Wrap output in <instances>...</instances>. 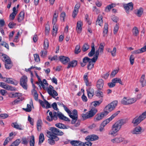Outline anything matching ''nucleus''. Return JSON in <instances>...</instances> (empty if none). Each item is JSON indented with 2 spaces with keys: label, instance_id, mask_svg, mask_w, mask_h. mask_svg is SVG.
I'll return each instance as SVG.
<instances>
[{
  "label": "nucleus",
  "instance_id": "5",
  "mask_svg": "<svg viewBox=\"0 0 146 146\" xmlns=\"http://www.w3.org/2000/svg\"><path fill=\"white\" fill-rule=\"evenodd\" d=\"M27 77L26 76H22L20 79V83L22 87L25 90H27Z\"/></svg>",
  "mask_w": 146,
  "mask_h": 146
},
{
  "label": "nucleus",
  "instance_id": "45",
  "mask_svg": "<svg viewBox=\"0 0 146 146\" xmlns=\"http://www.w3.org/2000/svg\"><path fill=\"white\" fill-rule=\"evenodd\" d=\"M93 62L92 61H90L88 62L87 66L88 69V70H91L94 67V64L93 63Z\"/></svg>",
  "mask_w": 146,
  "mask_h": 146
},
{
  "label": "nucleus",
  "instance_id": "47",
  "mask_svg": "<svg viewBox=\"0 0 146 146\" xmlns=\"http://www.w3.org/2000/svg\"><path fill=\"white\" fill-rule=\"evenodd\" d=\"M35 143V137L33 135L31 137V140L30 141V146H34Z\"/></svg>",
  "mask_w": 146,
  "mask_h": 146
},
{
  "label": "nucleus",
  "instance_id": "58",
  "mask_svg": "<svg viewBox=\"0 0 146 146\" xmlns=\"http://www.w3.org/2000/svg\"><path fill=\"white\" fill-rule=\"evenodd\" d=\"M82 146H91L92 143L90 141H88L85 142V143L82 142Z\"/></svg>",
  "mask_w": 146,
  "mask_h": 146
},
{
  "label": "nucleus",
  "instance_id": "16",
  "mask_svg": "<svg viewBox=\"0 0 146 146\" xmlns=\"http://www.w3.org/2000/svg\"><path fill=\"white\" fill-rule=\"evenodd\" d=\"M59 60L63 64L68 62L70 61V58L68 57L61 56H59Z\"/></svg>",
  "mask_w": 146,
  "mask_h": 146
},
{
  "label": "nucleus",
  "instance_id": "41",
  "mask_svg": "<svg viewBox=\"0 0 146 146\" xmlns=\"http://www.w3.org/2000/svg\"><path fill=\"white\" fill-rule=\"evenodd\" d=\"M108 25L106 23H105L103 33L104 34L103 35L104 36H105V34H107L108 32Z\"/></svg>",
  "mask_w": 146,
  "mask_h": 146
},
{
  "label": "nucleus",
  "instance_id": "29",
  "mask_svg": "<svg viewBox=\"0 0 146 146\" xmlns=\"http://www.w3.org/2000/svg\"><path fill=\"white\" fill-rule=\"evenodd\" d=\"M42 122L41 120L39 119L37 122V129L38 131H40L41 130Z\"/></svg>",
  "mask_w": 146,
  "mask_h": 146
},
{
  "label": "nucleus",
  "instance_id": "6",
  "mask_svg": "<svg viewBox=\"0 0 146 146\" xmlns=\"http://www.w3.org/2000/svg\"><path fill=\"white\" fill-rule=\"evenodd\" d=\"M120 111H119L116 112L115 113L113 114L109 118L106 119L101 124V125L104 127L109 122L116 116L120 112Z\"/></svg>",
  "mask_w": 146,
  "mask_h": 146
},
{
  "label": "nucleus",
  "instance_id": "24",
  "mask_svg": "<svg viewBox=\"0 0 146 146\" xmlns=\"http://www.w3.org/2000/svg\"><path fill=\"white\" fill-rule=\"evenodd\" d=\"M145 51H146V45L144 46L140 49H138L133 51V53L136 54H139L145 52Z\"/></svg>",
  "mask_w": 146,
  "mask_h": 146
},
{
  "label": "nucleus",
  "instance_id": "62",
  "mask_svg": "<svg viewBox=\"0 0 146 146\" xmlns=\"http://www.w3.org/2000/svg\"><path fill=\"white\" fill-rule=\"evenodd\" d=\"M12 139V138H10L9 137H7L5 139L3 143V145L4 146L6 145L9 142V141Z\"/></svg>",
  "mask_w": 146,
  "mask_h": 146
},
{
  "label": "nucleus",
  "instance_id": "51",
  "mask_svg": "<svg viewBox=\"0 0 146 146\" xmlns=\"http://www.w3.org/2000/svg\"><path fill=\"white\" fill-rule=\"evenodd\" d=\"M0 45L4 46L8 50L9 49L8 44L5 42L3 41L1 42L0 44Z\"/></svg>",
  "mask_w": 146,
  "mask_h": 146
},
{
  "label": "nucleus",
  "instance_id": "20",
  "mask_svg": "<svg viewBox=\"0 0 146 146\" xmlns=\"http://www.w3.org/2000/svg\"><path fill=\"white\" fill-rule=\"evenodd\" d=\"M127 121L128 120L127 119H122L118 121L116 123L121 128V126L126 123Z\"/></svg>",
  "mask_w": 146,
  "mask_h": 146
},
{
  "label": "nucleus",
  "instance_id": "11",
  "mask_svg": "<svg viewBox=\"0 0 146 146\" xmlns=\"http://www.w3.org/2000/svg\"><path fill=\"white\" fill-rule=\"evenodd\" d=\"M121 129V128L115 123L113 124L112 127V130L111 131V134L113 135Z\"/></svg>",
  "mask_w": 146,
  "mask_h": 146
},
{
  "label": "nucleus",
  "instance_id": "50",
  "mask_svg": "<svg viewBox=\"0 0 146 146\" xmlns=\"http://www.w3.org/2000/svg\"><path fill=\"white\" fill-rule=\"evenodd\" d=\"M81 51V50L80 48V46L79 45H77L76 46L74 52L76 54H78Z\"/></svg>",
  "mask_w": 146,
  "mask_h": 146
},
{
  "label": "nucleus",
  "instance_id": "42",
  "mask_svg": "<svg viewBox=\"0 0 146 146\" xmlns=\"http://www.w3.org/2000/svg\"><path fill=\"white\" fill-rule=\"evenodd\" d=\"M49 46L48 41V39H45L44 41V46L45 50L47 49Z\"/></svg>",
  "mask_w": 146,
  "mask_h": 146
},
{
  "label": "nucleus",
  "instance_id": "52",
  "mask_svg": "<svg viewBox=\"0 0 146 146\" xmlns=\"http://www.w3.org/2000/svg\"><path fill=\"white\" fill-rule=\"evenodd\" d=\"M33 90L34 92L33 96L34 98V99L36 101H37L38 100V94H37L36 91L35 89H33Z\"/></svg>",
  "mask_w": 146,
  "mask_h": 146
},
{
  "label": "nucleus",
  "instance_id": "31",
  "mask_svg": "<svg viewBox=\"0 0 146 146\" xmlns=\"http://www.w3.org/2000/svg\"><path fill=\"white\" fill-rule=\"evenodd\" d=\"M25 13L23 11H21L19 14L17 20L19 22H21L22 21L24 18Z\"/></svg>",
  "mask_w": 146,
  "mask_h": 146
},
{
  "label": "nucleus",
  "instance_id": "30",
  "mask_svg": "<svg viewBox=\"0 0 146 146\" xmlns=\"http://www.w3.org/2000/svg\"><path fill=\"white\" fill-rule=\"evenodd\" d=\"M112 82H113L115 84L116 83H119L120 84L123 85V84L122 82L121 79L119 78H115L112 80Z\"/></svg>",
  "mask_w": 146,
  "mask_h": 146
},
{
  "label": "nucleus",
  "instance_id": "32",
  "mask_svg": "<svg viewBox=\"0 0 146 146\" xmlns=\"http://www.w3.org/2000/svg\"><path fill=\"white\" fill-rule=\"evenodd\" d=\"M55 126L60 129H67L66 125L61 123H57L55 124Z\"/></svg>",
  "mask_w": 146,
  "mask_h": 146
},
{
  "label": "nucleus",
  "instance_id": "35",
  "mask_svg": "<svg viewBox=\"0 0 146 146\" xmlns=\"http://www.w3.org/2000/svg\"><path fill=\"white\" fill-rule=\"evenodd\" d=\"M11 125L12 127H13L14 128L19 130H22L21 125H19L17 124V122L13 123Z\"/></svg>",
  "mask_w": 146,
  "mask_h": 146
},
{
  "label": "nucleus",
  "instance_id": "1",
  "mask_svg": "<svg viewBox=\"0 0 146 146\" xmlns=\"http://www.w3.org/2000/svg\"><path fill=\"white\" fill-rule=\"evenodd\" d=\"M97 112L98 110L97 108L94 107L92 108L89 111L86 113V114H82L81 115L83 120H84L92 117Z\"/></svg>",
  "mask_w": 146,
  "mask_h": 146
},
{
  "label": "nucleus",
  "instance_id": "59",
  "mask_svg": "<svg viewBox=\"0 0 146 146\" xmlns=\"http://www.w3.org/2000/svg\"><path fill=\"white\" fill-rule=\"evenodd\" d=\"M53 32V35H54V33H55L56 34H57V31H58V27L56 25H54L53 29H52Z\"/></svg>",
  "mask_w": 146,
  "mask_h": 146
},
{
  "label": "nucleus",
  "instance_id": "9",
  "mask_svg": "<svg viewBox=\"0 0 146 146\" xmlns=\"http://www.w3.org/2000/svg\"><path fill=\"white\" fill-rule=\"evenodd\" d=\"M50 131L55 135L62 136L64 134V133L60 131L59 129L54 127H51L50 129Z\"/></svg>",
  "mask_w": 146,
  "mask_h": 146
},
{
  "label": "nucleus",
  "instance_id": "33",
  "mask_svg": "<svg viewBox=\"0 0 146 146\" xmlns=\"http://www.w3.org/2000/svg\"><path fill=\"white\" fill-rule=\"evenodd\" d=\"M19 94L21 95V94L17 92H11L8 94V96L11 98H15L19 96L20 95H19Z\"/></svg>",
  "mask_w": 146,
  "mask_h": 146
},
{
  "label": "nucleus",
  "instance_id": "19",
  "mask_svg": "<svg viewBox=\"0 0 146 146\" xmlns=\"http://www.w3.org/2000/svg\"><path fill=\"white\" fill-rule=\"evenodd\" d=\"M87 92L88 97L90 98H92L93 97L94 94V90L91 88H89L87 90Z\"/></svg>",
  "mask_w": 146,
  "mask_h": 146
},
{
  "label": "nucleus",
  "instance_id": "37",
  "mask_svg": "<svg viewBox=\"0 0 146 146\" xmlns=\"http://www.w3.org/2000/svg\"><path fill=\"white\" fill-rule=\"evenodd\" d=\"M44 134L43 133H41L40 134L39 136L38 144L40 145L44 141Z\"/></svg>",
  "mask_w": 146,
  "mask_h": 146
},
{
  "label": "nucleus",
  "instance_id": "63",
  "mask_svg": "<svg viewBox=\"0 0 146 146\" xmlns=\"http://www.w3.org/2000/svg\"><path fill=\"white\" fill-rule=\"evenodd\" d=\"M58 113H57L56 112H53V119L54 120H57L58 119L57 116L58 115Z\"/></svg>",
  "mask_w": 146,
  "mask_h": 146
},
{
  "label": "nucleus",
  "instance_id": "54",
  "mask_svg": "<svg viewBox=\"0 0 146 146\" xmlns=\"http://www.w3.org/2000/svg\"><path fill=\"white\" fill-rule=\"evenodd\" d=\"M134 59L135 58L134 56L133 55H131L129 57V60L131 65H132L133 64Z\"/></svg>",
  "mask_w": 146,
  "mask_h": 146
},
{
  "label": "nucleus",
  "instance_id": "46",
  "mask_svg": "<svg viewBox=\"0 0 146 146\" xmlns=\"http://www.w3.org/2000/svg\"><path fill=\"white\" fill-rule=\"evenodd\" d=\"M136 101V100L135 98L129 99L127 100V104L129 105L132 104L135 102Z\"/></svg>",
  "mask_w": 146,
  "mask_h": 146
},
{
  "label": "nucleus",
  "instance_id": "60",
  "mask_svg": "<svg viewBox=\"0 0 146 146\" xmlns=\"http://www.w3.org/2000/svg\"><path fill=\"white\" fill-rule=\"evenodd\" d=\"M111 55L113 56H116V48L115 47L113 48V50L111 51Z\"/></svg>",
  "mask_w": 146,
  "mask_h": 146
},
{
  "label": "nucleus",
  "instance_id": "13",
  "mask_svg": "<svg viewBox=\"0 0 146 146\" xmlns=\"http://www.w3.org/2000/svg\"><path fill=\"white\" fill-rule=\"evenodd\" d=\"M4 79H5L4 81L6 82L9 84H13L15 85H17L19 82L18 81L15 80H13L12 78H4Z\"/></svg>",
  "mask_w": 146,
  "mask_h": 146
},
{
  "label": "nucleus",
  "instance_id": "48",
  "mask_svg": "<svg viewBox=\"0 0 146 146\" xmlns=\"http://www.w3.org/2000/svg\"><path fill=\"white\" fill-rule=\"evenodd\" d=\"M100 90H98V91H97L96 93V96L97 97H98L99 98H102L103 97V94L102 92L101 91H99Z\"/></svg>",
  "mask_w": 146,
  "mask_h": 146
},
{
  "label": "nucleus",
  "instance_id": "61",
  "mask_svg": "<svg viewBox=\"0 0 146 146\" xmlns=\"http://www.w3.org/2000/svg\"><path fill=\"white\" fill-rule=\"evenodd\" d=\"M34 57L35 60L36 62H40V59L39 56L37 54H35L34 55Z\"/></svg>",
  "mask_w": 146,
  "mask_h": 146
},
{
  "label": "nucleus",
  "instance_id": "10",
  "mask_svg": "<svg viewBox=\"0 0 146 146\" xmlns=\"http://www.w3.org/2000/svg\"><path fill=\"white\" fill-rule=\"evenodd\" d=\"M99 137L97 135L92 134L88 136L86 138L85 140L88 141H93L98 140Z\"/></svg>",
  "mask_w": 146,
  "mask_h": 146
},
{
  "label": "nucleus",
  "instance_id": "17",
  "mask_svg": "<svg viewBox=\"0 0 146 146\" xmlns=\"http://www.w3.org/2000/svg\"><path fill=\"white\" fill-rule=\"evenodd\" d=\"M80 7V4L78 3L75 5L74 9L73 12L72 16L73 18H74L77 14L78 11V9Z\"/></svg>",
  "mask_w": 146,
  "mask_h": 146
},
{
  "label": "nucleus",
  "instance_id": "8",
  "mask_svg": "<svg viewBox=\"0 0 146 146\" xmlns=\"http://www.w3.org/2000/svg\"><path fill=\"white\" fill-rule=\"evenodd\" d=\"M38 101L43 108H46L47 109L51 108L50 104L45 99H44V102L40 100H39Z\"/></svg>",
  "mask_w": 146,
  "mask_h": 146
},
{
  "label": "nucleus",
  "instance_id": "64",
  "mask_svg": "<svg viewBox=\"0 0 146 146\" xmlns=\"http://www.w3.org/2000/svg\"><path fill=\"white\" fill-rule=\"evenodd\" d=\"M119 29V26L117 24L115 27L113 29V33L114 34H116L118 31Z\"/></svg>",
  "mask_w": 146,
  "mask_h": 146
},
{
  "label": "nucleus",
  "instance_id": "43",
  "mask_svg": "<svg viewBox=\"0 0 146 146\" xmlns=\"http://www.w3.org/2000/svg\"><path fill=\"white\" fill-rule=\"evenodd\" d=\"M89 48V46L88 44L86 43H84L83 46L82 50L83 52H85Z\"/></svg>",
  "mask_w": 146,
  "mask_h": 146
},
{
  "label": "nucleus",
  "instance_id": "53",
  "mask_svg": "<svg viewBox=\"0 0 146 146\" xmlns=\"http://www.w3.org/2000/svg\"><path fill=\"white\" fill-rule=\"evenodd\" d=\"M5 67L6 69H10L11 68L13 65L12 63H8L7 64H5Z\"/></svg>",
  "mask_w": 146,
  "mask_h": 146
},
{
  "label": "nucleus",
  "instance_id": "25",
  "mask_svg": "<svg viewBox=\"0 0 146 146\" xmlns=\"http://www.w3.org/2000/svg\"><path fill=\"white\" fill-rule=\"evenodd\" d=\"M102 18L103 17L101 15H98L96 22V25L98 24L100 26L102 25L103 23Z\"/></svg>",
  "mask_w": 146,
  "mask_h": 146
},
{
  "label": "nucleus",
  "instance_id": "22",
  "mask_svg": "<svg viewBox=\"0 0 146 146\" xmlns=\"http://www.w3.org/2000/svg\"><path fill=\"white\" fill-rule=\"evenodd\" d=\"M82 142L79 141L73 140L70 142L71 145L73 146H82Z\"/></svg>",
  "mask_w": 146,
  "mask_h": 146
},
{
  "label": "nucleus",
  "instance_id": "39",
  "mask_svg": "<svg viewBox=\"0 0 146 146\" xmlns=\"http://www.w3.org/2000/svg\"><path fill=\"white\" fill-rule=\"evenodd\" d=\"M132 33L133 35L135 36H137L139 34V31L137 28L136 27H135L132 30Z\"/></svg>",
  "mask_w": 146,
  "mask_h": 146
},
{
  "label": "nucleus",
  "instance_id": "38",
  "mask_svg": "<svg viewBox=\"0 0 146 146\" xmlns=\"http://www.w3.org/2000/svg\"><path fill=\"white\" fill-rule=\"evenodd\" d=\"M3 61L5 62V64H7L8 63H12L11 60L8 56H4L3 57Z\"/></svg>",
  "mask_w": 146,
  "mask_h": 146
},
{
  "label": "nucleus",
  "instance_id": "12",
  "mask_svg": "<svg viewBox=\"0 0 146 146\" xmlns=\"http://www.w3.org/2000/svg\"><path fill=\"white\" fill-rule=\"evenodd\" d=\"M142 129L139 126H137L131 131V133L133 134L139 135L141 133Z\"/></svg>",
  "mask_w": 146,
  "mask_h": 146
},
{
  "label": "nucleus",
  "instance_id": "23",
  "mask_svg": "<svg viewBox=\"0 0 146 146\" xmlns=\"http://www.w3.org/2000/svg\"><path fill=\"white\" fill-rule=\"evenodd\" d=\"M88 73H86L84 76L83 78L86 84V86H91L92 84L91 83L89 82V81L88 80Z\"/></svg>",
  "mask_w": 146,
  "mask_h": 146
},
{
  "label": "nucleus",
  "instance_id": "18",
  "mask_svg": "<svg viewBox=\"0 0 146 146\" xmlns=\"http://www.w3.org/2000/svg\"><path fill=\"white\" fill-rule=\"evenodd\" d=\"M82 22L81 21H78L77 22L76 30L78 33H81L82 29Z\"/></svg>",
  "mask_w": 146,
  "mask_h": 146
},
{
  "label": "nucleus",
  "instance_id": "57",
  "mask_svg": "<svg viewBox=\"0 0 146 146\" xmlns=\"http://www.w3.org/2000/svg\"><path fill=\"white\" fill-rule=\"evenodd\" d=\"M21 141H22V144L25 145H27L28 143V141L27 140V139L26 137H23L22 138Z\"/></svg>",
  "mask_w": 146,
  "mask_h": 146
},
{
  "label": "nucleus",
  "instance_id": "21",
  "mask_svg": "<svg viewBox=\"0 0 146 146\" xmlns=\"http://www.w3.org/2000/svg\"><path fill=\"white\" fill-rule=\"evenodd\" d=\"M77 63L78 62L77 60H73L69 63L67 68L68 69L71 67H74L76 66Z\"/></svg>",
  "mask_w": 146,
  "mask_h": 146
},
{
  "label": "nucleus",
  "instance_id": "2",
  "mask_svg": "<svg viewBox=\"0 0 146 146\" xmlns=\"http://www.w3.org/2000/svg\"><path fill=\"white\" fill-rule=\"evenodd\" d=\"M91 47V50L88 53V55L89 57H91L92 56L95 54L94 56L92 58L94 59V60L95 62H96L98 57L100 51H99V50H96L95 53L94 44L93 42L92 43Z\"/></svg>",
  "mask_w": 146,
  "mask_h": 146
},
{
  "label": "nucleus",
  "instance_id": "4",
  "mask_svg": "<svg viewBox=\"0 0 146 146\" xmlns=\"http://www.w3.org/2000/svg\"><path fill=\"white\" fill-rule=\"evenodd\" d=\"M145 113H143L139 117L134 118L132 121V123L135 125H138L142 121L146 118V116L144 115Z\"/></svg>",
  "mask_w": 146,
  "mask_h": 146
},
{
  "label": "nucleus",
  "instance_id": "56",
  "mask_svg": "<svg viewBox=\"0 0 146 146\" xmlns=\"http://www.w3.org/2000/svg\"><path fill=\"white\" fill-rule=\"evenodd\" d=\"M62 106L65 110L68 113L69 115L70 114H72V113L64 105L62 104Z\"/></svg>",
  "mask_w": 146,
  "mask_h": 146
},
{
  "label": "nucleus",
  "instance_id": "26",
  "mask_svg": "<svg viewBox=\"0 0 146 146\" xmlns=\"http://www.w3.org/2000/svg\"><path fill=\"white\" fill-rule=\"evenodd\" d=\"M53 88V87L52 86L50 85L47 89V91L50 96H52L53 98H55V96L52 93V91Z\"/></svg>",
  "mask_w": 146,
  "mask_h": 146
},
{
  "label": "nucleus",
  "instance_id": "40",
  "mask_svg": "<svg viewBox=\"0 0 146 146\" xmlns=\"http://www.w3.org/2000/svg\"><path fill=\"white\" fill-rule=\"evenodd\" d=\"M143 12V8L141 7L139 9L137 10V12L136 13L138 17H140Z\"/></svg>",
  "mask_w": 146,
  "mask_h": 146
},
{
  "label": "nucleus",
  "instance_id": "34",
  "mask_svg": "<svg viewBox=\"0 0 146 146\" xmlns=\"http://www.w3.org/2000/svg\"><path fill=\"white\" fill-rule=\"evenodd\" d=\"M122 139L121 137L115 138L112 139L111 141L113 143H118L122 141Z\"/></svg>",
  "mask_w": 146,
  "mask_h": 146
},
{
  "label": "nucleus",
  "instance_id": "7",
  "mask_svg": "<svg viewBox=\"0 0 146 146\" xmlns=\"http://www.w3.org/2000/svg\"><path fill=\"white\" fill-rule=\"evenodd\" d=\"M133 4L132 2L123 4L124 8L127 14H129L130 11L133 10Z\"/></svg>",
  "mask_w": 146,
  "mask_h": 146
},
{
  "label": "nucleus",
  "instance_id": "15",
  "mask_svg": "<svg viewBox=\"0 0 146 146\" xmlns=\"http://www.w3.org/2000/svg\"><path fill=\"white\" fill-rule=\"evenodd\" d=\"M104 84L103 80L102 79L98 80L97 82L96 86L98 90H101L103 88Z\"/></svg>",
  "mask_w": 146,
  "mask_h": 146
},
{
  "label": "nucleus",
  "instance_id": "49",
  "mask_svg": "<svg viewBox=\"0 0 146 146\" xmlns=\"http://www.w3.org/2000/svg\"><path fill=\"white\" fill-rule=\"evenodd\" d=\"M23 109L26 112H29L31 111L32 109L31 106L29 104H27V108H23Z\"/></svg>",
  "mask_w": 146,
  "mask_h": 146
},
{
  "label": "nucleus",
  "instance_id": "55",
  "mask_svg": "<svg viewBox=\"0 0 146 146\" xmlns=\"http://www.w3.org/2000/svg\"><path fill=\"white\" fill-rule=\"evenodd\" d=\"M49 138V139L48 140V143L51 145H54L55 143V142L54 141V140L53 137H51V138Z\"/></svg>",
  "mask_w": 146,
  "mask_h": 146
},
{
  "label": "nucleus",
  "instance_id": "27",
  "mask_svg": "<svg viewBox=\"0 0 146 146\" xmlns=\"http://www.w3.org/2000/svg\"><path fill=\"white\" fill-rule=\"evenodd\" d=\"M103 99H101L98 101H95L91 103V105L94 107L99 106L102 102Z\"/></svg>",
  "mask_w": 146,
  "mask_h": 146
},
{
  "label": "nucleus",
  "instance_id": "44",
  "mask_svg": "<svg viewBox=\"0 0 146 146\" xmlns=\"http://www.w3.org/2000/svg\"><path fill=\"white\" fill-rule=\"evenodd\" d=\"M115 5L113 4H111L108 5L106 8V11L107 12H109L112 8L115 6Z\"/></svg>",
  "mask_w": 146,
  "mask_h": 146
},
{
  "label": "nucleus",
  "instance_id": "36",
  "mask_svg": "<svg viewBox=\"0 0 146 146\" xmlns=\"http://www.w3.org/2000/svg\"><path fill=\"white\" fill-rule=\"evenodd\" d=\"M94 60V58L90 59L88 57H85L83 59L82 61L83 63H86L88 62H89L90 61H92L94 63L95 62Z\"/></svg>",
  "mask_w": 146,
  "mask_h": 146
},
{
  "label": "nucleus",
  "instance_id": "14",
  "mask_svg": "<svg viewBox=\"0 0 146 146\" xmlns=\"http://www.w3.org/2000/svg\"><path fill=\"white\" fill-rule=\"evenodd\" d=\"M107 115L104 111L103 112L98 113L96 115V119H94L95 121H98L102 119L105 116Z\"/></svg>",
  "mask_w": 146,
  "mask_h": 146
},
{
  "label": "nucleus",
  "instance_id": "28",
  "mask_svg": "<svg viewBox=\"0 0 146 146\" xmlns=\"http://www.w3.org/2000/svg\"><path fill=\"white\" fill-rule=\"evenodd\" d=\"M145 75H143L140 79V82L141 83L142 86L144 87L146 85V80H145Z\"/></svg>",
  "mask_w": 146,
  "mask_h": 146
},
{
  "label": "nucleus",
  "instance_id": "3",
  "mask_svg": "<svg viewBox=\"0 0 146 146\" xmlns=\"http://www.w3.org/2000/svg\"><path fill=\"white\" fill-rule=\"evenodd\" d=\"M117 102L114 101L107 105L104 109V112L107 115L108 113L112 111L117 106Z\"/></svg>",
  "mask_w": 146,
  "mask_h": 146
}]
</instances>
